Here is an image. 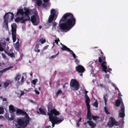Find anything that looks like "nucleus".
<instances>
[{
    "instance_id": "obj_1",
    "label": "nucleus",
    "mask_w": 128,
    "mask_h": 128,
    "mask_svg": "<svg viewBox=\"0 0 128 128\" xmlns=\"http://www.w3.org/2000/svg\"><path fill=\"white\" fill-rule=\"evenodd\" d=\"M19 14H20L22 17H17L15 19L16 22L23 23L28 20H30L29 15L33 14V16L31 17V21L34 25L36 26L39 23V18L37 12L34 10H29L26 9L25 10L24 12L23 10L21 9H18L16 14V16H18Z\"/></svg>"
},
{
    "instance_id": "obj_2",
    "label": "nucleus",
    "mask_w": 128,
    "mask_h": 128,
    "mask_svg": "<svg viewBox=\"0 0 128 128\" xmlns=\"http://www.w3.org/2000/svg\"><path fill=\"white\" fill-rule=\"evenodd\" d=\"M76 19L73 14L68 12L64 14L60 19L59 26L63 32L69 31L76 24Z\"/></svg>"
},
{
    "instance_id": "obj_3",
    "label": "nucleus",
    "mask_w": 128,
    "mask_h": 128,
    "mask_svg": "<svg viewBox=\"0 0 128 128\" xmlns=\"http://www.w3.org/2000/svg\"><path fill=\"white\" fill-rule=\"evenodd\" d=\"M48 112L47 115L49 116V120L50 122L52 124V127H54V124H58L63 120L64 118L61 117L58 118L56 116L59 115V112L56 110L51 108V105L50 103L48 105Z\"/></svg>"
},
{
    "instance_id": "obj_4",
    "label": "nucleus",
    "mask_w": 128,
    "mask_h": 128,
    "mask_svg": "<svg viewBox=\"0 0 128 128\" xmlns=\"http://www.w3.org/2000/svg\"><path fill=\"white\" fill-rule=\"evenodd\" d=\"M16 113L17 115L24 114L26 115L25 118H22L18 119L17 121V124L19 127H16V128H24L26 127L28 124L30 120V118L28 116V115L26 112H23L22 110L19 109H16Z\"/></svg>"
},
{
    "instance_id": "obj_5",
    "label": "nucleus",
    "mask_w": 128,
    "mask_h": 128,
    "mask_svg": "<svg viewBox=\"0 0 128 128\" xmlns=\"http://www.w3.org/2000/svg\"><path fill=\"white\" fill-rule=\"evenodd\" d=\"M100 52L101 55L100 57H98V61L101 63V66L102 70L106 73L108 72L110 73H111L110 72L112 70V69L110 68L108 66V68H107V64L105 61V57L103 56L104 53L102 52L101 51H100Z\"/></svg>"
},
{
    "instance_id": "obj_6",
    "label": "nucleus",
    "mask_w": 128,
    "mask_h": 128,
    "mask_svg": "<svg viewBox=\"0 0 128 128\" xmlns=\"http://www.w3.org/2000/svg\"><path fill=\"white\" fill-rule=\"evenodd\" d=\"M85 98L86 99L85 102L87 107L88 111L87 116V118L90 120L92 119V118L93 120H96L97 119L98 117L97 116H94L92 115L90 110V106L89 104L90 103V99L87 95H85Z\"/></svg>"
},
{
    "instance_id": "obj_7",
    "label": "nucleus",
    "mask_w": 128,
    "mask_h": 128,
    "mask_svg": "<svg viewBox=\"0 0 128 128\" xmlns=\"http://www.w3.org/2000/svg\"><path fill=\"white\" fill-rule=\"evenodd\" d=\"M116 105V106H119L120 104L121 105V110L119 111V116L120 118H123L125 116V107L122 98L118 99L115 101Z\"/></svg>"
},
{
    "instance_id": "obj_8",
    "label": "nucleus",
    "mask_w": 128,
    "mask_h": 128,
    "mask_svg": "<svg viewBox=\"0 0 128 128\" xmlns=\"http://www.w3.org/2000/svg\"><path fill=\"white\" fill-rule=\"evenodd\" d=\"M14 15L12 13L9 12L6 13L4 17V27L6 29L8 28V21L9 19L12 20L14 18Z\"/></svg>"
},
{
    "instance_id": "obj_9",
    "label": "nucleus",
    "mask_w": 128,
    "mask_h": 128,
    "mask_svg": "<svg viewBox=\"0 0 128 128\" xmlns=\"http://www.w3.org/2000/svg\"><path fill=\"white\" fill-rule=\"evenodd\" d=\"M50 16L48 20L49 23H50L56 19L58 14V10L56 9H52L50 11Z\"/></svg>"
},
{
    "instance_id": "obj_10",
    "label": "nucleus",
    "mask_w": 128,
    "mask_h": 128,
    "mask_svg": "<svg viewBox=\"0 0 128 128\" xmlns=\"http://www.w3.org/2000/svg\"><path fill=\"white\" fill-rule=\"evenodd\" d=\"M70 85L71 89L74 90H77L79 88V83L77 80L74 79L71 80Z\"/></svg>"
},
{
    "instance_id": "obj_11",
    "label": "nucleus",
    "mask_w": 128,
    "mask_h": 128,
    "mask_svg": "<svg viewBox=\"0 0 128 128\" xmlns=\"http://www.w3.org/2000/svg\"><path fill=\"white\" fill-rule=\"evenodd\" d=\"M16 24L13 23L11 25L12 35L13 41L14 42L16 40Z\"/></svg>"
},
{
    "instance_id": "obj_12",
    "label": "nucleus",
    "mask_w": 128,
    "mask_h": 128,
    "mask_svg": "<svg viewBox=\"0 0 128 128\" xmlns=\"http://www.w3.org/2000/svg\"><path fill=\"white\" fill-rule=\"evenodd\" d=\"M114 125L118 126V124L117 122L112 117L110 118L108 122L107 125L110 127H112Z\"/></svg>"
},
{
    "instance_id": "obj_13",
    "label": "nucleus",
    "mask_w": 128,
    "mask_h": 128,
    "mask_svg": "<svg viewBox=\"0 0 128 128\" xmlns=\"http://www.w3.org/2000/svg\"><path fill=\"white\" fill-rule=\"evenodd\" d=\"M61 49L62 50L67 51L68 52H70V53L72 55L73 57L74 58H76L78 57L72 50H70L69 48H68L65 46L62 45L61 48Z\"/></svg>"
},
{
    "instance_id": "obj_14",
    "label": "nucleus",
    "mask_w": 128,
    "mask_h": 128,
    "mask_svg": "<svg viewBox=\"0 0 128 128\" xmlns=\"http://www.w3.org/2000/svg\"><path fill=\"white\" fill-rule=\"evenodd\" d=\"M76 70L80 73H82L85 70L84 68L80 65L76 67Z\"/></svg>"
},
{
    "instance_id": "obj_15",
    "label": "nucleus",
    "mask_w": 128,
    "mask_h": 128,
    "mask_svg": "<svg viewBox=\"0 0 128 128\" xmlns=\"http://www.w3.org/2000/svg\"><path fill=\"white\" fill-rule=\"evenodd\" d=\"M6 43L4 41L1 40L0 42V51H2L4 50Z\"/></svg>"
},
{
    "instance_id": "obj_16",
    "label": "nucleus",
    "mask_w": 128,
    "mask_h": 128,
    "mask_svg": "<svg viewBox=\"0 0 128 128\" xmlns=\"http://www.w3.org/2000/svg\"><path fill=\"white\" fill-rule=\"evenodd\" d=\"M25 80V78H24V76H22L21 78L19 80V81H17L16 83L18 85H22L23 84Z\"/></svg>"
},
{
    "instance_id": "obj_17",
    "label": "nucleus",
    "mask_w": 128,
    "mask_h": 128,
    "mask_svg": "<svg viewBox=\"0 0 128 128\" xmlns=\"http://www.w3.org/2000/svg\"><path fill=\"white\" fill-rule=\"evenodd\" d=\"M22 76L19 74H17L14 78V79L16 82L17 81H19V80L21 78Z\"/></svg>"
},
{
    "instance_id": "obj_18",
    "label": "nucleus",
    "mask_w": 128,
    "mask_h": 128,
    "mask_svg": "<svg viewBox=\"0 0 128 128\" xmlns=\"http://www.w3.org/2000/svg\"><path fill=\"white\" fill-rule=\"evenodd\" d=\"M12 114H11V117L10 118L9 116V114H6L5 115V116L6 118L9 120H12L14 119V116Z\"/></svg>"
},
{
    "instance_id": "obj_19",
    "label": "nucleus",
    "mask_w": 128,
    "mask_h": 128,
    "mask_svg": "<svg viewBox=\"0 0 128 128\" xmlns=\"http://www.w3.org/2000/svg\"><path fill=\"white\" fill-rule=\"evenodd\" d=\"M9 111L12 114V112H15L16 111V109H15L13 106L10 105L9 106Z\"/></svg>"
},
{
    "instance_id": "obj_20",
    "label": "nucleus",
    "mask_w": 128,
    "mask_h": 128,
    "mask_svg": "<svg viewBox=\"0 0 128 128\" xmlns=\"http://www.w3.org/2000/svg\"><path fill=\"white\" fill-rule=\"evenodd\" d=\"M12 82L10 80H7L6 81L4 84V87L6 88L9 85L11 84Z\"/></svg>"
},
{
    "instance_id": "obj_21",
    "label": "nucleus",
    "mask_w": 128,
    "mask_h": 128,
    "mask_svg": "<svg viewBox=\"0 0 128 128\" xmlns=\"http://www.w3.org/2000/svg\"><path fill=\"white\" fill-rule=\"evenodd\" d=\"M12 68V66H10L4 68L2 70L0 71V73H1V74H2L4 72H5L6 71Z\"/></svg>"
},
{
    "instance_id": "obj_22",
    "label": "nucleus",
    "mask_w": 128,
    "mask_h": 128,
    "mask_svg": "<svg viewBox=\"0 0 128 128\" xmlns=\"http://www.w3.org/2000/svg\"><path fill=\"white\" fill-rule=\"evenodd\" d=\"M108 96L107 94H105L104 95L103 98L104 100L105 105L106 106V102L107 101L108 99Z\"/></svg>"
},
{
    "instance_id": "obj_23",
    "label": "nucleus",
    "mask_w": 128,
    "mask_h": 128,
    "mask_svg": "<svg viewBox=\"0 0 128 128\" xmlns=\"http://www.w3.org/2000/svg\"><path fill=\"white\" fill-rule=\"evenodd\" d=\"M39 110L40 114L43 115H46L45 109H43L42 108H40L39 109Z\"/></svg>"
},
{
    "instance_id": "obj_24",
    "label": "nucleus",
    "mask_w": 128,
    "mask_h": 128,
    "mask_svg": "<svg viewBox=\"0 0 128 128\" xmlns=\"http://www.w3.org/2000/svg\"><path fill=\"white\" fill-rule=\"evenodd\" d=\"M87 122L89 124L90 126L92 128H94L96 126V125L93 122L91 121H87Z\"/></svg>"
},
{
    "instance_id": "obj_25",
    "label": "nucleus",
    "mask_w": 128,
    "mask_h": 128,
    "mask_svg": "<svg viewBox=\"0 0 128 128\" xmlns=\"http://www.w3.org/2000/svg\"><path fill=\"white\" fill-rule=\"evenodd\" d=\"M57 24L56 23L54 22H52V30H56Z\"/></svg>"
},
{
    "instance_id": "obj_26",
    "label": "nucleus",
    "mask_w": 128,
    "mask_h": 128,
    "mask_svg": "<svg viewBox=\"0 0 128 128\" xmlns=\"http://www.w3.org/2000/svg\"><path fill=\"white\" fill-rule=\"evenodd\" d=\"M42 3V2L41 0H37L36 2V4L38 6H40Z\"/></svg>"
},
{
    "instance_id": "obj_27",
    "label": "nucleus",
    "mask_w": 128,
    "mask_h": 128,
    "mask_svg": "<svg viewBox=\"0 0 128 128\" xmlns=\"http://www.w3.org/2000/svg\"><path fill=\"white\" fill-rule=\"evenodd\" d=\"M18 95H20V96H22L24 94V91H20L16 93Z\"/></svg>"
},
{
    "instance_id": "obj_28",
    "label": "nucleus",
    "mask_w": 128,
    "mask_h": 128,
    "mask_svg": "<svg viewBox=\"0 0 128 128\" xmlns=\"http://www.w3.org/2000/svg\"><path fill=\"white\" fill-rule=\"evenodd\" d=\"M18 41L16 42V44L15 46V47L16 48V50L18 49V48L19 47V43L18 42L19 39L18 38Z\"/></svg>"
},
{
    "instance_id": "obj_29",
    "label": "nucleus",
    "mask_w": 128,
    "mask_h": 128,
    "mask_svg": "<svg viewBox=\"0 0 128 128\" xmlns=\"http://www.w3.org/2000/svg\"><path fill=\"white\" fill-rule=\"evenodd\" d=\"M7 55L9 56H10L11 57H14V54L13 53H7Z\"/></svg>"
},
{
    "instance_id": "obj_30",
    "label": "nucleus",
    "mask_w": 128,
    "mask_h": 128,
    "mask_svg": "<svg viewBox=\"0 0 128 128\" xmlns=\"http://www.w3.org/2000/svg\"><path fill=\"white\" fill-rule=\"evenodd\" d=\"M0 98L1 100H2L3 101H5L7 103V102H6L7 99L5 98H3L2 96H1L0 97Z\"/></svg>"
},
{
    "instance_id": "obj_31",
    "label": "nucleus",
    "mask_w": 128,
    "mask_h": 128,
    "mask_svg": "<svg viewBox=\"0 0 128 128\" xmlns=\"http://www.w3.org/2000/svg\"><path fill=\"white\" fill-rule=\"evenodd\" d=\"M46 42V40L44 38H42L39 40V42L42 44H43Z\"/></svg>"
},
{
    "instance_id": "obj_32",
    "label": "nucleus",
    "mask_w": 128,
    "mask_h": 128,
    "mask_svg": "<svg viewBox=\"0 0 128 128\" xmlns=\"http://www.w3.org/2000/svg\"><path fill=\"white\" fill-rule=\"evenodd\" d=\"M104 109L105 112L107 114H110V112L107 109L106 107H104Z\"/></svg>"
},
{
    "instance_id": "obj_33",
    "label": "nucleus",
    "mask_w": 128,
    "mask_h": 128,
    "mask_svg": "<svg viewBox=\"0 0 128 128\" xmlns=\"http://www.w3.org/2000/svg\"><path fill=\"white\" fill-rule=\"evenodd\" d=\"M110 75L109 74H105L104 76V79L105 80H106V78H107L108 80L109 78Z\"/></svg>"
},
{
    "instance_id": "obj_34",
    "label": "nucleus",
    "mask_w": 128,
    "mask_h": 128,
    "mask_svg": "<svg viewBox=\"0 0 128 128\" xmlns=\"http://www.w3.org/2000/svg\"><path fill=\"white\" fill-rule=\"evenodd\" d=\"M58 53L57 54H56V55L52 56L50 57V59H54V58H56V56L58 55Z\"/></svg>"
},
{
    "instance_id": "obj_35",
    "label": "nucleus",
    "mask_w": 128,
    "mask_h": 128,
    "mask_svg": "<svg viewBox=\"0 0 128 128\" xmlns=\"http://www.w3.org/2000/svg\"><path fill=\"white\" fill-rule=\"evenodd\" d=\"M4 110L3 108L0 107V114H2L4 113Z\"/></svg>"
},
{
    "instance_id": "obj_36",
    "label": "nucleus",
    "mask_w": 128,
    "mask_h": 128,
    "mask_svg": "<svg viewBox=\"0 0 128 128\" xmlns=\"http://www.w3.org/2000/svg\"><path fill=\"white\" fill-rule=\"evenodd\" d=\"M38 81V80L37 79L36 80H32V84L34 85H35L36 84L37 82Z\"/></svg>"
},
{
    "instance_id": "obj_37",
    "label": "nucleus",
    "mask_w": 128,
    "mask_h": 128,
    "mask_svg": "<svg viewBox=\"0 0 128 128\" xmlns=\"http://www.w3.org/2000/svg\"><path fill=\"white\" fill-rule=\"evenodd\" d=\"M2 57L5 60H8V59L6 58L5 54H2Z\"/></svg>"
},
{
    "instance_id": "obj_38",
    "label": "nucleus",
    "mask_w": 128,
    "mask_h": 128,
    "mask_svg": "<svg viewBox=\"0 0 128 128\" xmlns=\"http://www.w3.org/2000/svg\"><path fill=\"white\" fill-rule=\"evenodd\" d=\"M93 105L95 107H96V108H98V104L96 100V101L93 104Z\"/></svg>"
},
{
    "instance_id": "obj_39",
    "label": "nucleus",
    "mask_w": 128,
    "mask_h": 128,
    "mask_svg": "<svg viewBox=\"0 0 128 128\" xmlns=\"http://www.w3.org/2000/svg\"><path fill=\"white\" fill-rule=\"evenodd\" d=\"M62 93V90H58V91L57 92V93H56L57 95H58V94H61Z\"/></svg>"
},
{
    "instance_id": "obj_40",
    "label": "nucleus",
    "mask_w": 128,
    "mask_h": 128,
    "mask_svg": "<svg viewBox=\"0 0 128 128\" xmlns=\"http://www.w3.org/2000/svg\"><path fill=\"white\" fill-rule=\"evenodd\" d=\"M75 62L76 64H78L79 62V60L76 58H75Z\"/></svg>"
},
{
    "instance_id": "obj_41",
    "label": "nucleus",
    "mask_w": 128,
    "mask_h": 128,
    "mask_svg": "<svg viewBox=\"0 0 128 128\" xmlns=\"http://www.w3.org/2000/svg\"><path fill=\"white\" fill-rule=\"evenodd\" d=\"M34 51H35V52H39L40 51V50H39L38 49V48H35L34 49Z\"/></svg>"
},
{
    "instance_id": "obj_42",
    "label": "nucleus",
    "mask_w": 128,
    "mask_h": 128,
    "mask_svg": "<svg viewBox=\"0 0 128 128\" xmlns=\"http://www.w3.org/2000/svg\"><path fill=\"white\" fill-rule=\"evenodd\" d=\"M10 40V39L9 38H7L6 40V44H8V43H9V40Z\"/></svg>"
},
{
    "instance_id": "obj_43",
    "label": "nucleus",
    "mask_w": 128,
    "mask_h": 128,
    "mask_svg": "<svg viewBox=\"0 0 128 128\" xmlns=\"http://www.w3.org/2000/svg\"><path fill=\"white\" fill-rule=\"evenodd\" d=\"M100 86L101 88H104L105 86V85L103 84H100Z\"/></svg>"
},
{
    "instance_id": "obj_44",
    "label": "nucleus",
    "mask_w": 128,
    "mask_h": 128,
    "mask_svg": "<svg viewBox=\"0 0 128 128\" xmlns=\"http://www.w3.org/2000/svg\"><path fill=\"white\" fill-rule=\"evenodd\" d=\"M99 76H96V77L95 78V80H99Z\"/></svg>"
},
{
    "instance_id": "obj_45",
    "label": "nucleus",
    "mask_w": 128,
    "mask_h": 128,
    "mask_svg": "<svg viewBox=\"0 0 128 128\" xmlns=\"http://www.w3.org/2000/svg\"><path fill=\"white\" fill-rule=\"evenodd\" d=\"M50 0H43V2L45 3H48Z\"/></svg>"
},
{
    "instance_id": "obj_46",
    "label": "nucleus",
    "mask_w": 128,
    "mask_h": 128,
    "mask_svg": "<svg viewBox=\"0 0 128 128\" xmlns=\"http://www.w3.org/2000/svg\"><path fill=\"white\" fill-rule=\"evenodd\" d=\"M34 91L37 94H39L40 92L36 90H34Z\"/></svg>"
},
{
    "instance_id": "obj_47",
    "label": "nucleus",
    "mask_w": 128,
    "mask_h": 128,
    "mask_svg": "<svg viewBox=\"0 0 128 128\" xmlns=\"http://www.w3.org/2000/svg\"><path fill=\"white\" fill-rule=\"evenodd\" d=\"M93 63H94L93 62H90L88 63V64H89V66H90V65H91V64H93ZM90 66H91L92 68V66L91 65Z\"/></svg>"
},
{
    "instance_id": "obj_48",
    "label": "nucleus",
    "mask_w": 128,
    "mask_h": 128,
    "mask_svg": "<svg viewBox=\"0 0 128 128\" xmlns=\"http://www.w3.org/2000/svg\"><path fill=\"white\" fill-rule=\"evenodd\" d=\"M58 41H59V39L58 38L55 40V42L57 44H58Z\"/></svg>"
},
{
    "instance_id": "obj_49",
    "label": "nucleus",
    "mask_w": 128,
    "mask_h": 128,
    "mask_svg": "<svg viewBox=\"0 0 128 128\" xmlns=\"http://www.w3.org/2000/svg\"><path fill=\"white\" fill-rule=\"evenodd\" d=\"M111 84H112V85L113 86H114V87H115L116 86V84H114V83H112H112Z\"/></svg>"
},
{
    "instance_id": "obj_50",
    "label": "nucleus",
    "mask_w": 128,
    "mask_h": 128,
    "mask_svg": "<svg viewBox=\"0 0 128 128\" xmlns=\"http://www.w3.org/2000/svg\"><path fill=\"white\" fill-rule=\"evenodd\" d=\"M48 45H47L46 46H45L44 48V50H46V49L48 48Z\"/></svg>"
},
{
    "instance_id": "obj_51",
    "label": "nucleus",
    "mask_w": 128,
    "mask_h": 128,
    "mask_svg": "<svg viewBox=\"0 0 128 128\" xmlns=\"http://www.w3.org/2000/svg\"><path fill=\"white\" fill-rule=\"evenodd\" d=\"M88 92V91H87L86 90H84V93L85 94V95H87V93Z\"/></svg>"
},
{
    "instance_id": "obj_52",
    "label": "nucleus",
    "mask_w": 128,
    "mask_h": 128,
    "mask_svg": "<svg viewBox=\"0 0 128 128\" xmlns=\"http://www.w3.org/2000/svg\"><path fill=\"white\" fill-rule=\"evenodd\" d=\"M38 47H39L38 45V44H36V45L35 47V48H38Z\"/></svg>"
},
{
    "instance_id": "obj_53",
    "label": "nucleus",
    "mask_w": 128,
    "mask_h": 128,
    "mask_svg": "<svg viewBox=\"0 0 128 128\" xmlns=\"http://www.w3.org/2000/svg\"><path fill=\"white\" fill-rule=\"evenodd\" d=\"M68 83H66L63 86V88H64L66 86H68Z\"/></svg>"
},
{
    "instance_id": "obj_54",
    "label": "nucleus",
    "mask_w": 128,
    "mask_h": 128,
    "mask_svg": "<svg viewBox=\"0 0 128 128\" xmlns=\"http://www.w3.org/2000/svg\"><path fill=\"white\" fill-rule=\"evenodd\" d=\"M82 119V118H80L78 120V122H80Z\"/></svg>"
},
{
    "instance_id": "obj_55",
    "label": "nucleus",
    "mask_w": 128,
    "mask_h": 128,
    "mask_svg": "<svg viewBox=\"0 0 128 128\" xmlns=\"http://www.w3.org/2000/svg\"><path fill=\"white\" fill-rule=\"evenodd\" d=\"M114 88H115V90H118V91L119 92H120L118 88L116 86Z\"/></svg>"
},
{
    "instance_id": "obj_56",
    "label": "nucleus",
    "mask_w": 128,
    "mask_h": 128,
    "mask_svg": "<svg viewBox=\"0 0 128 128\" xmlns=\"http://www.w3.org/2000/svg\"><path fill=\"white\" fill-rule=\"evenodd\" d=\"M108 82L109 83H110L111 84L112 83V81H111V80H109V79H108Z\"/></svg>"
},
{
    "instance_id": "obj_57",
    "label": "nucleus",
    "mask_w": 128,
    "mask_h": 128,
    "mask_svg": "<svg viewBox=\"0 0 128 128\" xmlns=\"http://www.w3.org/2000/svg\"><path fill=\"white\" fill-rule=\"evenodd\" d=\"M80 125V124H79V122H76V126H79Z\"/></svg>"
},
{
    "instance_id": "obj_58",
    "label": "nucleus",
    "mask_w": 128,
    "mask_h": 128,
    "mask_svg": "<svg viewBox=\"0 0 128 128\" xmlns=\"http://www.w3.org/2000/svg\"><path fill=\"white\" fill-rule=\"evenodd\" d=\"M22 28L23 29V30H24L25 29V26H22Z\"/></svg>"
},
{
    "instance_id": "obj_59",
    "label": "nucleus",
    "mask_w": 128,
    "mask_h": 128,
    "mask_svg": "<svg viewBox=\"0 0 128 128\" xmlns=\"http://www.w3.org/2000/svg\"><path fill=\"white\" fill-rule=\"evenodd\" d=\"M51 127L50 126H47L46 128H50Z\"/></svg>"
},
{
    "instance_id": "obj_60",
    "label": "nucleus",
    "mask_w": 128,
    "mask_h": 128,
    "mask_svg": "<svg viewBox=\"0 0 128 128\" xmlns=\"http://www.w3.org/2000/svg\"><path fill=\"white\" fill-rule=\"evenodd\" d=\"M29 100L32 103L33 101L32 100Z\"/></svg>"
},
{
    "instance_id": "obj_61",
    "label": "nucleus",
    "mask_w": 128,
    "mask_h": 128,
    "mask_svg": "<svg viewBox=\"0 0 128 128\" xmlns=\"http://www.w3.org/2000/svg\"><path fill=\"white\" fill-rule=\"evenodd\" d=\"M42 6H43V7H44V6H45V4H42Z\"/></svg>"
},
{
    "instance_id": "obj_62",
    "label": "nucleus",
    "mask_w": 128,
    "mask_h": 128,
    "mask_svg": "<svg viewBox=\"0 0 128 128\" xmlns=\"http://www.w3.org/2000/svg\"><path fill=\"white\" fill-rule=\"evenodd\" d=\"M42 28V26H39V28L40 29Z\"/></svg>"
},
{
    "instance_id": "obj_63",
    "label": "nucleus",
    "mask_w": 128,
    "mask_h": 128,
    "mask_svg": "<svg viewBox=\"0 0 128 128\" xmlns=\"http://www.w3.org/2000/svg\"><path fill=\"white\" fill-rule=\"evenodd\" d=\"M80 76H82V73H81V74H80Z\"/></svg>"
},
{
    "instance_id": "obj_64",
    "label": "nucleus",
    "mask_w": 128,
    "mask_h": 128,
    "mask_svg": "<svg viewBox=\"0 0 128 128\" xmlns=\"http://www.w3.org/2000/svg\"><path fill=\"white\" fill-rule=\"evenodd\" d=\"M93 73V70H92L91 74H92Z\"/></svg>"
}]
</instances>
